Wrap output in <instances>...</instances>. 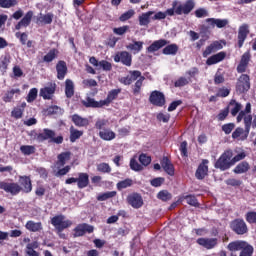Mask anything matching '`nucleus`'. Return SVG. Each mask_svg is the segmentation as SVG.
<instances>
[{"mask_svg":"<svg viewBox=\"0 0 256 256\" xmlns=\"http://www.w3.org/2000/svg\"><path fill=\"white\" fill-rule=\"evenodd\" d=\"M0 189L9 193L12 197L19 195V193L29 194L33 191V181L31 176H19V183L0 181Z\"/></svg>","mask_w":256,"mask_h":256,"instance_id":"obj_1","label":"nucleus"},{"mask_svg":"<svg viewBox=\"0 0 256 256\" xmlns=\"http://www.w3.org/2000/svg\"><path fill=\"white\" fill-rule=\"evenodd\" d=\"M252 129H256V115H248L244 118V129L237 127L232 133V139H239V141H246Z\"/></svg>","mask_w":256,"mask_h":256,"instance_id":"obj_2","label":"nucleus"},{"mask_svg":"<svg viewBox=\"0 0 256 256\" xmlns=\"http://www.w3.org/2000/svg\"><path fill=\"white\" fill-rule=\"evenodd\" d=\"M51 225L55 228V231L60 239H67V235L63 233L65 229H69L73 222L71 220H65L63 214L56 215L51 218Z\"/></svg>","mask_w":256,"mask_h":256,"instance_id":"obj_3","label":"nucleus"},{"mask_svg":"<svg viewBox=\"0 0 256 256\" xmlns=\"http://www.w3.org/2000/svg\"><path fill=\"white\" fill-rule=\"evenodd\" d=\"M233 150H225L214 163L215 169L220 171H229L233 167Z\"/></svg>","mask_w":256,"mask_h":256,"instance_id":"obj_4","label":"nucleus"},{"mask_svg":"<svg viewBox=\"0 0 256 256\" xmlns=\"http://www.w3.org/2000/svg\"><path fill=\"white\" fill-rule=\"evenodd\" d=\"M167 17L166 13L154 11H148L139 16V24L141 26H147L151 23V21H161Z\"/></svg>","mask_w":256,"mask_h":256,"instance_id":"obj_5","label":"nucleus"},{"mask_svg":"<svg viewBox=\"0 0 256 256\" xmlns=\"http://www.w3.org/2000/svg\"><path fill=\"white\" fill-rule=\"evenodd\" d=\"M227 41L225 40H215L212 41L202 52V57L207 58L209 55H213V53H217V51H221L223 47H226Z\"/></svg>","mask_w":256,"mask_h":256,"instance_id":"obj_6","label":"nucleus"},{"mask_svg":"<svg viewBox=\"0 0 256 256\" xmlns=\"http://www.w3.org/2000/svg\"><path fill=\"white\" fill-rule=\"evenodd\" d=\"M230 229L236 235H245L249 233V228L247 227V223L242 218H236L230 223Z\"/></svg>","mask_w":256,"mask_h":256,"instance_id":"obj_7","label":"nucleus"},{"mask_svg":"<svg viewBox=\"0 0 256 256\" xmlns=\"http://www.w3.org/2000/svg\"><path fill=\"white\" fill-rule=\"evenodd\" d=\"M249 89H251V78L247 74L240 75L236 83L237 93H240V94L247 93Z\"/></svg>","mask_w":256,"mask_h":256,"instance_id":"obj_8","label":"nucleus"},{"mask_svg":"<svg viewBox=\"0 0 256 256\" xmlns=\"http://www.w3.org/2000/svg\"><path fill=\"white\" fill-rule=\"evenodd\" d=\"M149 103L154 107H164L166 103L165 94L159 90L152 91L149 96Z\"/></svg>","mask_w":256,"mask_h":256,"instance_id":"obj_9","label":"nucleus"},{"mask_svg":"<svg viewBox=\"0 0 256 256\" xmlns=\"http://www.w3.org/2000/svg\"><path fill=\"white\" fill-rule=\"evenodd\" d=\"M114 61L115 63H122L126 67H131L133 65V56L127 51L117 52L114 56Z\"/></svg>","mask_w":256,"mask_h":256,"instance_id":"obj_10","label":"nucleus"},{"mask_svg":"<svg viewBox=\"0 0 256 256\" xmlns=\"http://www.w3.org/2000/svg\"><path fill=\"white\" fill-rule=\"evenodd\" d=\"M208 165H209V160L203 159L196 170V173H195L196 179H198L199 181H203V179H205V177L209 175Z\"/></svg>","mask_w":256,"mask_h":256,"instance_id":"obj_11","label":"nucleus"},{"mask_svg":"<svg viewBox=\"0 0 256 256\" xmlns=\"http://www.w3.org/2000/svg\"><path fill=\"white\" fill-rule=\"evenodd\" d=\"M128 73L129 75L119 79V82L122 83V85H131L134 81L141 79V77H145L141 75V71L139 70H130Z\"/></svg>","mask_w":256,"mask_h":256,"instance_id":"obj_12","label":"nucleus"},{"mask_svg":"<svg viewBox=\"0 0 256 256\" xmlns=\"http://www.w3.org/2000/svg\"><path fill=\"white\" fill-rule=\"evenodd\" d=\"M195 9V1L188 0L185 4L179 5L175 8L176 15H189Z\"/></svg>","mask_w":256,"mask_h":256,"instance_id":"obj_13","label":"nucleus"},{"mask_svg":"<svg viewBox=\"0 0 256 256\" xmlns=\"http://www.w3.org/2000/svg\"><path fill=\"white\" fill-rule=\"evenodd\" d=\"M93 231H95V228L92 225L87 223L78 224L74 228V237H83L85 233H93Z\"/></svg>","mask_w":256,"mask_h":256,"instance_id":"obj_14","label":"nucleus"},{"mask_svg":"<svg viewBox=\"0 0 256 256\" xmlns=\"http://www.w3.org/2000/svg\"><path fill=\"white\" fill-rule=\"evenodd\" d=\"M160 165L167 175H170V177L175 175V166H173L169 157L163 156L162 159H160Z\"/></svg>","mask_w":256,"mask_h":256,"instance_id":"obj_15","label":"nucleus"},{"mask_svg":"<svg viewBox=\"0 0 256 256\" xmlns=\"http://www.w3.org/2000/svg\"><path fill=\"white\" fill-rule=\"evenodd\" d=\"M57 79L63 81L68 73L67 62L59 60L56 64Z\"/></svg>","mask_w":256,"mask_h":256,"instance_id":"obj_16","label":"nucleus"},{"mask_svg":"<svg viewBox=\"0 0 256 256\" xmlns=\"http://www.w3.org/2000/svg\"><path fill=\"white\" fill-rule=\"evenodd\" d=\"M196 242L198 245L208 250L217 247V238H198Z\"/></svg>","mask_w":256,"mask_h":256,"instance_id":"obj_17","label":"nucleus"},{"mask_svg":"<svg viewBox=\"0 0 256 256\" xmlns=\"http://www.w3.org/2000/svg\"><path fill=\"white\" fill-rule=\"evenodd\" d=\"M127 201L133 209H141L143 207V198L137 193L129 195Z\"/></svg>","mask_w":256,"mask_h":256,"instance_id":"obj_18","label":"nucleus"},{"mask_svg":"<svg viewBox=\"0 0 256 256\" xmlns=\"http://www.w3.org/2000/svg\"><path fill=\"white\" fill-rule=\"evenodd\" d=\"M225 57H227V52L225 51L218 52L210 56L206 60V65H208L209 67H211V65H217V63H221V61H224Z\"/></svg>","mask_w":256,"mask_h":256,"instance_id":"obj_19","label":"nucleus"},{"mask_svg":"<svg viewBox=\"0 0 256 256\" xmlns=\"http://www.w3.org/2000/svg\"><path fill=\"white\" fill-rule=\"evenodd\" d=\"M82 105L87 109H101V107H105V105L103 104V100L96 101L91 97H86L85 100H82Z\"/></svg>","mask_w":256,"mask_h":256,"instance_id":"obj_20","label":"nucleus"},{"mask_svg":"<svg viewBox=\"0 0 256 256\" xmlns=\"http://www.w3.org/2000/svg\"><path fill=\"white\" fill-rule=\"evenodd\" d=\"M53 13L49 12L46 14L40 13L36 18V24L37 25H51L53 23L54 19Z\"/></svg>","mask_w":256,"mask_h":256,"instance_id":"obj_21","label":"nucleus"},{"mask_svg":"<svg viewBox=\"0 0 256 256\" xmlns=\"http://www.w3.org/2000/svg\"><path fill=\"white\" fill-rule=\"evenodd\" d=\"M56 89H57V86L55 84L46 86L40 90V97H42L45 100L53 99V95H55Z\"/></svg>","mask_w":256,"mask_h":256,"instance_id":"obj_22","label":"nucleus"},{"mask_svg":"<svg viewBox=\"0 0 256 256\" xmlns=\"http://www.w3.org/2000/svg\"><path fill=\"white\" fill-rule=\"evenodd\" d=\"M55 137V131L45 128L43 132L36 134V140L39 143H43V141H47L48 139H53Z\"/></svg>","mask_w":256,"mask_h":256,"instance_id":"obj_23","label":"nucleus"},{"mask_svg":"<svg viewBox=\"0 0 256 256\" xmlns=\"http://www.w3.org/2000/svg\"><path fill=\"white\" fill-rule=\"evenodd\" d=\"M33 19V11H28L25 16L18 22L15 26V29L19 31V29H23V27H29L31 25V20Z\"/></svg>","mask_w":256,"mask_h":256,"instance_id":"obj_24","label":"nucleus"},{"mask_svg":"<svg viewBox=\"0 0 256 256\" xmlns=\"http://www.w3.org/2000/svg\"><path fill=\"white\" fill-rule=\"evenodd\" d=\"M76 183H77L78 189H85V187H89V174L85 172L78 173V178Z\"/></svg>","mask_w":256,"mask_h":256,"instance_id":"obj_25","label":"nucleus"},{"mask_svg":"<svg viewBox=\"0 0 256 256\" xmlns=\"http://www.w3.org/2000/svg\"><path fill=\"white\" fill-rule=\"evenodd\" d=\"M57 162L56 165L58 167V169H61V167H65V164L67 163V161H71V152L66 151V152H62L57 156Z\"/></svg>","mask_w":256,"mask_h":256,"instance_id":"obj_26","label":"nucleus"},{"mask_svg":"<svg viewBox=\"0 0 256 256\" xmlns=\"http://www.w3.org/2000/svg\"><path fill=\"white\" fill-rule=\"evenodd\" d=\"M119 93H121V88L110 90L108 92L106 99L102 100V103L104 104V106L111 105V103H113V101H115V99L119 97Z\"/></svg>","mask_w":256,"mask_h":256,"instance_id":"obj_27","label":"nucleus"},{"mask_svg":"<svg viewBox=\"0 0 256 256\" xmlns=\"http://www.w3.org/2000/svg\"><path fill=\"white\" fill-rule=\"evenodd\" d=\"M169 41L165 39H160L154 41L148 48V53H155V51H159V49H162V47H165V45H168Z\"/></svg>","mask_w":256,"mask_h":256,"instance_id":"obj_28","label":"nucleus"},{"mask_svg":"<svg viewBox=\"0 0 256 256\" xmlns=\"http://www.w3.org/2000/svg\"><path fill=\"white\" fill-rule=\"evenodd\" d=\"M25 228L31 233H37L39 231H43V224L41 222L30 220L26 222Z\"/></svg>","mask_w":256,"mask_h":256,"instance_id":"obj_29","label":"nucleus"},{"mask_svg":"<svg viewBox=\"0 0 256 256\" xmlns=\"http://www.w3.org/2000/svg\"><path fill=\"white\" fill-rule=\"evenodd\" d=\"M98 135H99L100 139H102L103 141H113V139H115V137H117L115 132H113L109 128L100 130Z\"/></svg>","mask_w":256,"mask_h":256,"instance_id":"obj_30","label":"nucleus"},{"mask_svg":"<svg viewBox=\"0 0 256 256\" xmlns=\"http://www.w3.org/2000/svg\"><path fill=\"white\" fill-rule=\"evenodd\" d=\"M250 169L251 166L249 165V162L242 161L233 169V173H235V175H243V173H247Z\"/></svg>","mask_w":256,"mask_h":256,"instance_id":"obj_31","label":"nucleus"},{"mask_svg":"<svg viewBox=\"0 0 256 256\" xmlns=\"http://www.w3.org/2000/svg\"><path fill=\"white\" fill-rule=\"evenodd\" d=\"M207 22L212 27H218V29H223V27H227V25H229V20H227V19L209 18V19H207Z\"/></svg>","mask_w":256,"mask_h":256,"instance_id":"obj_32","label":"nucleus"},{"mask_svg":"<svg viewBox=\"0 0 256 256\" xmlns=\"http://www.w3.org/2000/svg\"><path fill=\"white\" fill-rule=\"evenodd\" d=\"M65 95L67 99H71L75 95V84L71 79H66L65 81Z\"/></svg>","mask_w":256,"mask_h":256,"instance_id":"obj_33","label":"nucleus"},{"mask_svg":"<svg viewBox=\"0 0 256 256\" xmlns=\"http://www.w3.org/2000/svg\"><path fill=\"white\" fill-rule=\"evenodd\" d=\"M72 122L76 127H88L89 125V119L83 118L78 114L72 115Z\"/></svg>","mask_w":256,"mask_h":256,"instance_id":"obj_34","label":"nucleus"},{"mask_svg":"<svg viewBox=\"0 0 256 256\" xmlns=\"http://www.w3.org/2000/svg\"><path fill=\"white\" fill-rule=\"evenodd\" d=\"M25 107H27V103L22 102L20 106H17L12 110L11 116L14 117V119H21L23 113H25Z\"/></svg>","mask_w":256,"mask_h":256,"instance_id":"obj_35","label":"nucleus"},{"mask_svg":"<svg viewBox=\"0 0 256 256\" xmlns=\"http://www.w3.org/2000/svg\"><path fill=\"white\" fill-rule=\"evenodd\" d=\"M57 55H59V50L56 48H52L49 50V52L43 57L44 63H52V61H55L57 59Z\"/></svg>","mask_w":256,"mask_h":256,"instance_id":"obj_36","label":"nucleus"},{"mask_svg":"<svg viewBox=\"0 0 256 256\" xmlns=\"http://www.w3.org/2000/svg\"><path fill=\"white\" fill-rule=\"evenodd\" d=\"M179 52V46L177 44H169L163 50V55H177Z\"/></svg>","mask_w":256,"mask_h":256,"instance_id":"obj_37","label":"nucleus"},{"mask_svg":"<svg viewBox=\"0 0 256 256\" xmlns=\"http://www.w3.org/2000/svg\"><path fill=\"white\" fill-rule=\"evenodd\" d=\"M83 137V131L75 129V127H70V142L75 143L77 139H81Z\"/></svg>","mask_w":256,"mask_h":256,"instance_id":"obj_38","label":"nucleus"},{"mask_svg":"<svg viewBox=\"0 0 256 256\" xmlns=\"http://www.w3.org/2000/svg\"><path fill=\"white\" fill-rule=\"evenodd\" d=\"M16 37L18 39H20V43L22 45H26V47H28V49H31V47H33V41L32 40H28L29 37L27 36V33H22V34L17 33Z\"/></svg>","mask_w":256,"mask_h":256,"instance_id":"obj_39","label":"nucleus"},{"mask_svg":"<svg viewBox=\"0 0 256 256\" xmlns=\"http://www.w3.org/2000/svg\"><path fill=\"white\" fill-rule=\"evenodd\" d=\"M15 93L19 95V93H21V90L19 88H16V89L7 91L2 98L4 103H11V101H13V97Z\"/></svg>","mask_w":256,"mask_h":256,"instance_id":"obj_40","label":"nucleus"},{"mask_svg":"<svg viewBox=\"0 0 256 256\" xmlns=\"http://www.w3.org/2000/svg\"><path fill=\"white\" fill-rule=\"evenodd\" d=\"M229 105H234L231 110L232 117H237V114L241 113V109H243V105H241V103L237 102L235 99H232Z\"/></svg>","mask_w":256,"mask_h":256,"instance_id":"obj_41","label":"nucleus"},{"mask_svg":"<svg viewBox=\"0 0 256 256\" xmlns=\"http://www.w3.org/2000/svg\"><path fill=\"white\" fill-rule=\"evenodd\" d=\"M143 81H145V77H140L135 84L132 86L133 95L141 94V87H143Z\"/></svg>","mask_w":256,"mask_h":256,"instance_id":"obj_42","label":"nucleus"},{"mask_svg":"<svg viewBox=\"0 0 256 256\" xmlns=\"http://www.w3.org/2000/svg\"><path fill=\"white\" fill-rule=\"evenodd\" d=\"M20 151L22 153V155H34L35 151H37V149L35 148V146L33 145H22L20 146Z\"/></svg>","mask_w":256,"mask_h":256,"instance_id":"obj_43","label":"nucleus"},{"mask_svg":"<svg viewBox=\"0 0 256 256\" xmlns=\"http://www.w3.org/2000/svg\"><path fill=\"white\" fill-rule=\"evenodd\" d=\"M117 195V191H109L101 193L97 196V201H107V199H113Z\"/></svg>","mask_w":256,"mask_h":256,"instance_id":"obj_44","label":"nucleus"},{"mask_svg":"<svg viewBox=\"0 0 256 256\" xmlns=\"http://www.w3.org/2000/svg\"><path fill=\"white\" fill-rule=\"evenodd\" d=\"M133 185V180L130 178H127L125 180H122L116 184V187L118 191H123V189H127V187H131Z\"/></svg>","mask_w":256,"mask_h":256,"instance_id":"obj_45","label":"nucleus"},{"mask_svg":"<svg viewBox=\"0 0 256 256\" xmlns=\"http://www.w3.org/2000/svg\"><path fill=\"white\" fill-rule=\"evenodd\" d=\"M9 63H11V55L6 54L3 60L0 62V71L5 73L9 67Z\"/></svg>","mask_w":256,"mask_h":256,"instance_id":"obj_46","label":"nucleus"},{"mask_svg":"<svg viewBox=\"0 0 256 256\" xmlns=\"http://www.w3.org/2000/svg\"><path fill=\"white\" fill-rule=\"evenodd\" d=\"M172 197L171 193L167 190H162L157 194V199L164 202L171 201Z\"/></svg>","mask_w":256,"mask_h":256,"instance_id":"obj_47","label":"nucleus"},{"mask_svg":"<svg viewBox=\"0 0 256 256\" xmlns=\"http://www.w3.org/2000/svg\"><path fill=\"white\" fill-rule=\"evenodd\" d=\"M17 5V0H0L1 9H11Z\"/></svg>","mask_w":256,"mask_h":256,"instance_id":"obj_48","label":"nucleus"},{"mask_svg":"<svg viewBox=\"0 0 256 256\" xmlns=\"http://www.w3.org/2000/svg\"><path fill=\"white\" fill-rule=\"evenodd\" d=\"M184 199L188 205H191V207H199V201L194 195H186L184 196Z\"/></svg>","mask_w":256,"mask_h":256,"instance_id":"obj_49","label":"nucleus"},{"mask_svg":"<svg viewBox=\"0 0 256 256\" xmlns=\"http://www.w3.org/2000/svg\"><path fill=\"white\" fill-rule=\"evenodd\" d=\"M127 49H130V51H134V53H139L143 49V42H134L132 44H129L127 46Z\"/></svg>","mask_w":256,"mask_h":256,"instance_id":"obj_50","label":"nucleus"},{"mask_svg":"<svg viewBox=\"0 0 256 256\" xmlns=\"http://www.w3.org/2000/svg\"><path fill=\"white\" fill-rule=\"evenodd\" d=\"M253 247L251 244L247 243L244 248H242L239 256H253Z\"/></svg>","mask_w":256,"mask_h":256,"instance_id":"obj_51","label":"nucleus"},{"mask_svg":"<svg viewBox=\"0 0 256 256\" xmlns=\"http://www.w3.org/2000/svg\"><path fill=\"white\" fill-rule=\"evenodd\" d=\"M107 125H109V120L98 119L95 123V129H98L99 131H103V129H106L105 127H107Z\"/></svg>","mask_w":256,"mask_h":256,"instance_id":"obj_52","label":"nucleus"},{"mask_svg":"<svg viewBox=\"0 0 256 256\" xmlns=\"http://www.w3.org/2000/svg\"><path fill=\"white\" fill-rule=\"evenodd\" d=\"M119 39H121L120 37H115L113 36V34H111L105 41V45H107L108 47H115V45H117V41H119Z\"/></svg>","mask_w":256,"mask_h":256,"instance_id":"obj_53","label":"nucleus"},{"mask_svg":"<svg viewBox=\"0 0 256 256\" xmlns=\"http://www.w3.org/2000/svg\"><path fill=\"white\" fill-rule=\"evenodd\" d=\"M245 219H246L247 223H249L250 225L255 224L256 223V212L255 211L247 212L245 215Z\"/></svg>","mask_w":256,"mask_h":256,"instance_id":"obj_54","label":"nucleus"},{"mask_svg":"<svg viewBox=\"0 0 256 256\" xmlns=\"http://www.w3.org/2000/svg\"><path fill=\"white\" fill-rule=\"evenodd\" d=\"M139 162L144 167H148V165H151V156H147V154H140Z\"/></svg>","mask_w":256,"mask_h":256,"instance_id":"obj_55","label":"nucleus"},{"mask_svg":"<svg viewBox=\"0 0 256 256\" xmlns=\"http://www.w3.org/2000/svg\"><path fill=\"white\" fill-rule=\"evenodd\" d=\"M135 15V10L130 9L127 12H124L120 17L119 20L122 22L125 21H129V19H131V17H133Z\"/></svg>","mask_w":256,"mask_h":256,"instance_id":"obj_56","label":"nucleus"},{"mask_svg":"<svg viewBox=\"0 0 256 256\" xmlns=\"http://www.w3.org/2000/svg\"><path fill=\"white\" fill-rule=\"evenodd\" d=\"M233 129H235V123L233 122L222 125V131L225 133V135H231Z\"/></svg>","mask_w":256,"mask_h":256,"instance_id":"obj_57","label":"nucleus"},{"mask_svg":"<svg viewBox=\"0 0 256 256\" xmlns=\"http://www.w3.org/2000/svg\"><path fill=\"white\" fill-rule=\"evenodd\" d=\"M130 169H132V171H143V165L139 164L135 158H131Z\"/></svg>","mask_w":256,"mask_h":256,"instance_id":"obj_58","label":"nucleus"},{"mask_svg":"<svg viewBox=\"0 0 256 256\" xmlns=\"http://www.w3.org/2000/svg\"><path fill=\"white\" fill-rule=\"evenodd\" d=\"M97 171H99L100 173H110L111 172V166H109V164L103 162L98 164L97 166Z\"/></svg>","mask_w":256,"mask_h":256,"instance_id":"obj_59","label":"nucleus"},{"mask_svg":"<svg viewBox=\"0 0 256 256\" xmlns=\"http://www.w3.org/2000/svg\"><path fill=\"white\" fill-rule=\"evenodd\" d=\"M227 117H229V106L219 112L217 119L218 121H225Z\"/></svg>","mask_w":256,"mask_h":256,"instance_id":"obj_60","label":"nucleus"},{"mask_svg":"<svg viewBox=\"0 0 256 256\" xmlns=\"http://www.w3.org/2000/svg\"><path fill=\"white\" fill-rule=\"evenodd\" d=\"M37 93H38L37 88L30 89L28 96H27V102L33 103V101H35V99H37Z\"/></svg>","mask_w":256,"mask_h":256,"instance_id":"obj_61","label":"nucleus"},{"mask_svg":"<svg viewBox=\"0 0 256 256\" xmlns=\"http://www.w3.org/2000/svg\"><path fill=\"white\" fill-rule=\"evenodd\" d=\"M98 67H101L103 71H111L113 69V65L107 60L100 61Z\"/></svg>","mask_w":256,"mask_h":256,"instance_id":"obj_62","label":"nucleus"},{"mask_svg":"<svg viewBox=\"0 0 256 256\" xmlns=\"http://www.w3.org/2000/svg\"><path fill=\"white\" fill-rule=\"evenodd\" d=\"M163 183H165V178L163 177L154 178L150 181L152 187H161Z\"/></svg>","mask_w":256,"mask_h":256,"instance_id":"obj_63","label":"nucleus"},{"mask_svg":"<svg viewBox=\"0 0 256 256\" xmlns=\"http://www.w3.org/2000/svg\"><path fill=\"white\" fill-rule=\"evenodd\" d=\"M185 85H189V80L185 77H180L174 83L175 87H185Z\"/></svg>","mask_w":256,"mask_h":256,"instance_id":"obj_64","label":"nucleus"}]
</instances>
